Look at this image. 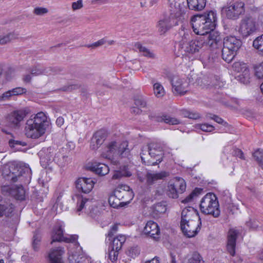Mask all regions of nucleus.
<instances>
[{"label": "nucleus", "mask_w": 263, "mask_h": 263, "mask_svg": "<svg viewBox=\"0 0 263 263\" xmlns=\"http://www.w3.org/2000/svg\"><path fill=\"white\" fill-rule=\"evenodd\" d=\"M50 123L43 112L31 116L25 123L24 134L28 138L37 139L42 137L49 127Z\"/></svg>", "instance_id": "nucleus-1"}, {"label": "nucleus", "mask_w": 263, "mask_h": 263, "mask_svg": "<svg viewBox=\"0 0 263 263\" xmlns=\"http://www.w3.org/2000/svg\"><path fill=\"white\" fill-rule=\"evenodd\" d=\"M194 32L198 35L208 34L214 30L217 22L216 13L210 11L201 15H197L191 19Z\"/></svg>", "instance_id": "nucleus-2"}, {"label": "nucleus", "mask_w": 263, "mask_h": 263, "mask_svg": "<svg viewBox=\"0 0 263 263\" xmlns=\"http://www.w3.org/2000/svg\"><path fill=\"white\" fill-rule=\"evenodd\" d=\"M2 172L4 178L14 182L17 181H24L25 178L29 180L31 174V170L29 167H21L13 161L5 164L2 167Z\"/></svg>", "instance_id": "nucleus-3"}, {"label": "nucleus", "mask_w": 263, "mask_h": 263, "mask_svg": "<svg viewBox=\"0 0 263 263\" xmlns=\"http://www.w3.org/2000/svg\"><path fill=\"white\" fill-rule=\"evenodd\" d=\"M163 157L162 148L159 143H151L141 149V160L147 165L158 164L162 161Z\"/></svg>", "instance_id": "nucleus-4"}, {"label": "nucleus", "mask_w": 263, "mask_h": 263, "mask_svg": "<svg viewBox=\"0 0 263 263\" xmlns=\"http://www.w3.org/2000/svg\"><path fill=\"white\" fill-rule=\"evenodd\" d=\"M205 46V40L202 37L190 40V34L184 33L179 42V49L181 53L185 55H193L198 53Z\"/></svg>", "instance_id": "nucleus-5"}, {"label": "nucleus", "mask_w": 263, "mask_h": 263, "mask_svg": "<svg viewBox=\"0 0 263 263\" xmlns=\"http://www.w3.org/2000/svg\"><path fill=\"white\" fill-rule=\"evenodd\" d=\"M129 153L127 141L120 143L119 141H112L106 146L105 149L102 152L103 158L112 159L115 157H126Z\"/></svg>", "instance_id": "nucleus-6"}, {"label": "nucleus", "mask_w": 263, "mask_h": 263, "mask_svg": "<svg viewBox=\"0 0 263 263\" xmlns=\"http://www.w3.org/2000/svg\"><path fill=\"white\" fill-rule=\"evenodd\" d=\"M242 45L241 41L235 36H228L223 39L222 50V59L227 63L231 62Z\"/></svg>", "instance_id": "nucleus-7"}, {"label": "nucleus", "mask_w": 263, "mask_h": 263, "mask_svg": "<svg viewBox=\"0 0 263 263\" xmlns=\"http://www.w3.org/2000/svg\"><path fill=\"white\" fill-rule=\"evenodd\" d=\"M200 209L203 214L211 215L215 218L218 217L220 210L217 197L215 194L212 193L206 194L200 201Z\"/></svg>", "instance_id": "nucleus-8"}, {"label": "nucleus", "mask_w": 263, "mask_h": 263, "mask_svg": "<svg viewBox=\"0 0 263 263\" xmlns=\"http://www.w3.org/2000/svg\"><path fill=\"white\" fill-rule=\"evenodd\" d=\"M76 212L80 215L84 213L92 217H95L99 213L98 202L92 199H88L82 196H77Z\"/></svg>", "instance_id": "nucleus-9"}, {"label": "nucleus", "mask_w": 263, "mask_h": 263, "mask_svg": "<svg viewBox=\"0 0 263 263\" xmlns=\"http://www.w3.org/2000/svg\"><path fill=\"white\" fill-rule=\"evenodd\" d=\"M245 12V4L238 1L228 3L221 8V14L228 19L236 20Z\"/></svg>", "instance_id": "nucleus-10"}, {"label": "nucleus", "mask_w": 263, "mask_h": 263, "mask_svg": "<svg viewBox=\"0 0 263 263\" xmlns=\"http://www.w3.org/2000/svg\"><path fill=\"white\" fill-rule=\"evenodd\" d=\"M169 15L179 22L184 19L187 8L184 0H168Z\"/></svg>", "instance_id": "nucleus-11"}, {"label": "nucleus", "mask_w": 263, "mask_h": 263, "mask_svg": "<svg viewBox=\"0 0 263 263\" xmlns=\"http://www.w3.org/2000/svg\"><path fill=\"white\" fill-rule=\"evenodd\" d=\"M186 190V183L181 177H175L171 179L166 189L167 195L172 198H177L179 194Z\"/></svg>", "instance_id": "nucleus-12"}, {"label": "nucleus", "mask_w": 263, "mask_h": 263, "mask_svg": "<svg viewBox=\"0 0 263 263\" xmlns=\"http://www.w3.org/2000/svg\"><path fill=\"white\" fill-rule=\"evenodd\" d=\"M64 226L62 222H59L54 227L51 233V243L55 241L74 243L77 240L78 236L76 235H64Z\"/></svg>", "instance_id": "nucleus-13"}, {"label": "nucleus", "mask_w": 263, "mask_h": 263, "mask_svg": "<svg viewBox=\"0 0 263 263\" xmlns=\"http://www.w3.org/2000/svg\"><path fill=\"white\" fill-rule=\"evenodd\" d=\"M28 114L29 110L27 108L13 110L6 116V120L11 127H18L20 125V123Z\"/></svg>", "instance_id": "nucleus-14"}, {"label": "nucleus", "mask_w": 263, "mask_h": 263, "mask_svg": "<svg viewBox=\"0 0 263 263\" xmlns=\"http://www.w3.org/2000/svg\"><path fill=\"white\" fill-rule=\"evenodd\" d=\"M257 30V25L255 20L251 17H246L241 20L238 31L244 37H247Z\"/></svg>", "instance_id": "nucleus-15"}, {"label": "nucleus", "mask_w": 263, "mask_h": 263, "mask_svg": "<svg viewBox=\"0 0 263 263\" xmlns=\"http://www.w3.org/2000/svg\"><path fill=\"white\" fill-rule=\"evenodd\" d=\"M172 91L175 95H184L187 91L189 83L184 77L175 76L172 80Z\"/></svg>", "instance_id": "nucleus-16"}, {"label": "nucleus", "mask_w": 263, "mask_h": 263, "mask_svg": "<svg viewBox=\"0 0 263 263\" xmlns=\"http://www.w3.org/2000/svg\"><path fill=\"white\" fill-rule=\"evenodd\" d=\"M115 197L121 199L125 203H129L134 198V195L129 186L126 185H119L115 190Z\"/></svg>", "instance_id": "nucleus-17"}, {"label": "nucleus", "mask_w": 263, "mask_h": 263, "mask_svg": "<svg viewBox=\"0 0 263 263\" xmlns=\"http://www.w3.org/2000/svg\"><path fill=\"white\" fill-rule=\"evenodd\" d=\"M200 220H193L189 222L180 223L182 232L188 237L195 236L200 229Z\"/></svg>", "instance_id": "nucleus-18"}, {"label": "nucleus", "mask_w": 263, "mask_h": 263, "mask_svg": "<svg viewBox=\"0 0 263 263\" xmlns=\"http://www.w3.org/2000/svg\"><path fill=\"white\" fill-rule=\"evenodd\" d=\"M179 22L174 18L168 15H165L161 19L157 24V27L161 34H164L173 26L178 25Z\"/></svg>", "instance_id": "nucleus-19"}, {"label": "nucleus", "mask_w": 263, "mask_h": 263, "mask_svg": "<svg viewBox=\"0 0 263 263\" xmlns=\"http://www.w3.org/2000/svg\"><path fill=\"white\" fill-rule=\"evenodd\" d=\"M2 191L12 196L17 200H23L25 199V191L22 185L4 186L2 188Z\"/></svg>", "instance_id": "nucleus-20"}, {"label": "nucleus", "mask_w": 263, "mask_h": 263, "mask_svg": "<svg viewBox=\"0 0 263 263\" xmlns=\"http://www.w3.org/2000/svg\"><path fill=\"white\" fill-rule=\"evenodd\" d=\"M30 71L33 76L36 77L41 75L55 74L58 73L60 70L57 67L36 65L31 68Z\"/></svg>", "instance_id": "nucleus-21"}, {"label": "nucleus", "mask_w": 263, "mask_h": 263, "mask_svg": "<svg viewBox=\"0 0 263 263\" xmlns=\"http://www.w3.org/2000/svg\"><path fill=\"white\" fill-rule=\"evenodd\" d=\"M95 182L90 178H80L76 183L77 189L84 193H89L93 187Z\"/></svg>", "instance_id": "nucleus-22"}, {"label": "nucleus", "mask_w": 263, "mask_h": 263, "mask_svg": "<svg viewBox=\"0 0 263 263\" xmlns=\"http://www.w3.org/2000/svg\"><path fill=\"white\" fill-rule=\"evenodd\" d=\"M193 220H200L197 211L191 206L183 209L180 223L189 222Z\"/></svg>", "instance_id": "nucleus-23"}, {"label": "nucleus", "mask_w": 263, "mask_h": 263, "mask_svg": "<svg viewBox=\"0 0 263 263\" xmlns=\"http://www.w3.org/2000/svg\"><path fill=\"white\" fill-rule=\"evenodd\" d=\"M53 149L51 148L44 149L39 152L40 163L43 167H46L53 161Z\"/></svg>", "instance_id": "nucleus-24"}, {"label": "nucleus", "mask_w": 263, "mask_h": 263, "mask_svg": "<svg viewBox=\"0 0 263 263\" xmlns=\"http://www.w3.org/2000/svg\"><path fill=\"white\" fill-rule=\"evenodd\" d=\"M68 259L70 263H89L90 262V258L80 251H70Z\"/></svg>", "instance_id": "nucleus-25"}, {"label": "nucleus", "mask_w": 263, "mask_h": 263, "mask_svg": "<svg viewBox=\"0 0 263 263\" xmlns=\"http://www.w3.org/2000/svg\"><path fill=\"white\" fill-rule=\"evenodd\" d=\"M143 232L144 234L156 239L160 234V229L156 222L150 220L146 223Z\"/></svg>", "instance_id": "nucleus-26"}, {"label": "nucleus", "mask_w": 263, "mask_h": 263, "mask_svg": "<svg viewBox=\"0 0 263 263\" xmlns=\"http://www.w3.org/2000/svg\"><path fill=\"white\" fill-rule=\"evenodd\" d=\"M202 38L204 39L205 41H207V44L214 48H217L221 41V37L219 33L213 30L209 32L207 36Z\"/></svg>", "instance_id": "nucleus-27"}, {"label": "nucleus", "mask_w": 263, "mask_h": 263, "mask_svg": "<svg viewBox=\"0 0 263 263\" xmlns=\"http://www.w3.org/2000/svg\"><path fill=\"white\" fill-rule=\"evenodd\" d=\"M64 253V249L61 247L51 249L48 254L50 263H63L62 256Z\"/></svg>", "instance_id": "nucleus-28"}, {"label": "nucleus", "mask_w": 263, "mask_h": 263, "mask_svg": "<svg viewBox=\"0 0 263 263\" xmlns=\"http://www.w3.org/2000/svg\"><path fill=\"white\" fill-rule=\"evenodd\" d=\"M237 232L234 229H230L228 235L227 249L232 256L235 254L236 240Z\"/></svg>", "instance_id": "nucleus-29"}, {"label": "nucleus", "mask_w": 263, "mask_h": 263, "mask_svg": "<svg viewBox=\"0 0 263 263\" xmlns=\"http://www.w3.org/2000/svg\"><path fill=\"white\" fill-rule=\"evenodd\" d=\"M105 138L104 132L99 130L93 135L91 141L90 146L92 149H97L104 142Z\"/></svg>", "instance_id": "nucleus-30"}, {"label": "nucleus", "mask_w": 263, "mask_h": 263, "mask_svg": "<svg viewBox=\"0 0 263 263\" xmlns=\"http://www.w3.org/2000/svg\"><path fill=\"white\" fill-rule=\"evenodd\" d=\"M169 174L164 171L156 173H149L146 175L147 182L148 184H153L158 180L164 179Z\"/></svg>", "instance_id": "nucleus-31"}, {"label": "nucleus", "mask_w": 263, "mask_h": 263, "mask_svg": "<svg viewBox=\"0 0 263 263\" xmlns=\"http://www.w3.org/2000/svg\"><path fill=\"white\" fill-rule=\"evenodd\" d=\"M14 210L13 204L9 202H3L0 203V217L10 216Z\"/></svg>", "instance_id": "nucleus-32"}, {"label": "nucleus", "mask_w": 263, "mask_h": 263, "mask_svg": "<svg viewBox=\"0 0 263 263\" xmlns=\"http://www.w3.org/2000/svg\"><path fill=\"white\" fill-rule=\"evenodd\" d=\"M91 170L100 176H104L109 172L108 166L104 163H95L92 164Z\"/></svg>", "instance_id": "nucleus-33"}, {"label": "nucleus", "mask_w": 263, "mask_h": 263, "mask_svg": "<svg viewBox=\"0 0 263 263\" xmlns=\"http://www.w3.org/2000/svg\"><path fill=\"white\" fill-rule=\"evenodd\" d=\"M134 49L137 52L141 53V54L143 56L150 58H155V54L146 47L143 46L142 44L140 42H137L135 43Z\"/></svg>", "instance_id": "nucleus-34"}, {"label": "nucleus", "mask_w": 263, "mask_h": 263, "mask_svg": "<svg viewBox=\"0 0 263 263\" xmlns=\"http://www.w3.org/2000/svg\"><path fill=\"white\" fill-rule=\"evenodd\" d=\"M189 8L194 10H201L205 6L206 0H187Z\"/></svg>", "instance_id": "nucleus-35"}, {"label": "nucleus", "mask_w": 263, "mask_h": 263, "mask_svg": "<svg viewBox=\"0 0 263 263\" xmlns=\"http://www.w3.org/2000/svg\"><path fill=\"white\" fill-rule=\"evenodd\" d=\"M18 33L15 32H9L4 35L0 36V45H4L10 43L18 37Z\"/></svg>", "instance_id": "nucleus-36"}, {"label": "nucleus", "mask_w": 263, "mask_h": 263, "mask_svg": "<svg viewBox=\"0 0 263 263\" xmlns=\"http://www.w3.org/2000/svg\"><path fill=\"white\" fill-rule=\"evenodd\" d=\"M233 68L235 71L238 72H242L247 78H248L249 69L246 63L242 62H235L233 65Z\"/></svg>", "instance_id": "nucleus-37"}, {"label": "nucleus", "mask_w": 263, "mask_h": 263, "mask_svg": "<svg viewBox=\"0 0 263 263\" xmlns=\"http://www.w3.org/2000/svg\"><path fill=\"white\" fill-rule=\"evenodd\" d=\"M158 122H164L166 124L171 125H177L180 123V121L175 118L172 117L168 115H163L157 117L155 119Z\"/></svg>", "instance_id": "nucleus-38"}, {"label": "nucleus", "mask_w": 263, "mask_h": 263, "mask_svg": "<svg viewBox=\"0 0 263 263\" xmlns=\"http://www.w3.org/2000/svg\"><path fill=\"white\" fill-rule=\"evenodd\" d=\"M125 240L126 237L124 235H119L117 236L112 240L111 248L120 250Z\"/></svg>", "instance_id": "nucleus-39"}, {"label": "nucleus", "mask_w": 263, "mask_h": 263, "mask_svg": "<svg viewBox=\"0 0 263 263\" xmlns=\"http://www.w3.org/2000/svg\"><path fill=\"white\" fill-rule=\"evenodd\" d=\"M253 46L258 50L259 54L263 55V34L254 40Z\"/></svg>", "instance_id": "nucleus-40"}, {"label": "nucleus", "mask_w": 263, "mask_h": 263, "mask_svg": "<svg viewBox=\"0 0 263 263\" xmlns=\"http://www.w3.org/2000/svg\"><path fill=\"white\" fill-rule=\"evenodd\" d=\"M181 114L183 117L191 119L196 120L200 118V115L197 112L191 111L187 109H182L181 111Z\"/></svg>", "instance_id": "nucleus-41"}, {"label": "nucleus", "mask_w": 263, "mask_h": 263, "mask_svg": "<svg viewBox=\"0 0 263 263\" xmlns=\"http://www.w3.org/2000/svg\"><path fill=\"white\" fill-rule=\"evenodd\" d=\"M153 89L154 94L157 98L161 97L165 94L164 88L160 83H155L153 85Z\"/></svg>", "instance_id": "nucleus-42"}, {"label": "nucleus", "mask_w": 263, "mask_h": 263, "mask_svg": "<svg viewBox=\"0 0 263 263\" xmlns=\"http://www.w3.org/2000/svg\"><path fill=\"white\" fill-rule=\"evenodd\" d=\"M108 202L110 205L114 208H118L119 206H122L123 204L125 203L121 199L115 197L114 194L109 197Z\"/></svg>", "instance_id": "nucleus-43"}, {"label": "nucleus", "mask_w": 263, "mask_h": 263, "mask_svg": "<svg viewBox=\"0 0 263 263\" xmlns=\"http://www.w3.org/2000/svg\"><path fill=\"white\" fill-rule=\"evenodd\" d=\"M201 191L202 190L200 189H195L185 199L182 200V202L184 203L192 202L194 198H196L200 194Z\"/></svg>", "instance_id": "nucleus-44"}, {"label": "nucleus", "mask_w": 263, "mask_h": 263, "mask_svg": "<svg viewBox=\"0 0 263 263\" xmlns=\"http://www.w3.org/2000/svg\"><path fill=\"white\" fill-rule=\"evenodd\" d=\"M67 159V156H64L61 153H57L53 157V161L59 166H64L66 163Z\"/></svg>", "instance_id": "nucleus-45"}, {"label": "nucleus", "mask_w": 263, "mask_h": 263, "mask_svg": "<svg viewBox=\"0 0 263 263\" xmlns=\"http://www.w3.org/2000/svg\"><path fill=\"white\" fill-rule=\"evenodd\" d=\"M187 263H204L199 254L194 253L189 256Z\"/></svg>", "instance_id": "nucleus-46"}, {"label": "nucleus", "mask_w": 263, "mask_h": 263, "mask_svg": "<svg viewBox=\"0 0 263 263\" xmlns=\"http://www.w3.org/2000/svg\"><path fill=\"white\" fill-rule=\"evenodd\" d=\"M255 74L258 79L263 78V62L256 65L255 67Z\"/></svg>", "instance_id": "nucleus-47"}, {"label": "nucleus", "mask_w": 263, "mask_h": 263, "mask_svg": "<svg viewBox=\"0 0 263 263\" xmlns=\"http://www.w3.org/2000/svg\"><path fill=\"white\" fill-rule=\"evenodd\" d=\"M136 106L139 108H145L147 107V102L145 99L141 97L135 100Z\"/></svg>", "instance_id": "nucleus-48"}, {"label": "nucleus", "mask_w": 263, "mask_h": 263, "mask_svg": "<svg viewBox=\"0 0 263 263\" xmlns=\"http://www.w3.org/2000/svg\"><path fill=\"white\" fill-rule=\"evenodd\" d=\"M131 175V173L128 172L122 173L120 171H117L114 172L112 176V180L120 179L123 176H130Z\"/></svg>", "instance_id": "nucleus-49"}, {"label": "nucleus", "mask_w": 263, "mask_h": 263, "mask_svg": "<svg viewBox=\"0 0 263 263\" xmlns=\"http://www.w3.org/2000/svg\"><path fill=\"white\" fill-rule=\"evenodd\" d=\"M119 251V250L111 248V250L109 252V258L111 261L114 262L117 260Z\"/></svg>", "instance_id": "nucleus-50"}, {"label": "nucleus", "mask_w": 263, "mask_h": 263, "mask_svg": "<svg viewBox=\"0 0 263 263\" xmlns=\"http://www.w3.org/2000/svg\"><path fill=\"white\" fill-rule=\"evenodd\" d=\"M40 241H41L40 236L37 234H34L33 236L32 246H33V249L35 251L38 250Z\"/></svg>", "instance_id": "nucleus-51"}, {"label": "nucleus", "mask_w": 263, "mask_h": 263, "mask_svg": "<svg viewBox=\"0 0 263 263\" xmlns=\"http://www.w3.org/2000/svg\"><path fill=\"white\" fill-rule=\"evenodd\" d=\"M199 128L204 132H211L214 130V127L209 124H202L198 125Z\"/></svg>", "instance_id": "nucleus-52"}, {"label": "nucleus", "mask_w": 263, "mask_h": 263, "mask_svg": "<svg viewBox=\"0 0 263 263\" xmlns=\"http://www.w3.org/2000/svg\"><path fill=\"white\" fill-rule=\"evenodd\" d=\"M48 9L43 7H36L34 9L33 13L37 15H43L48 12Z\"/></svg>", "instance_id": "nucleus-53"}, {"label": "nucleus", "mask_w": 263, "mask_h": 263, "mask_svg": "<svg viewBox=\"0 0 263 263\" xmlns=\"http://www.w3.org/2000/svg\"><path fill=\"white\" fill-rule=\"evenodd\" d=\"M253 156L256 161L261 163L263 158V153L262 151L259 149L256 151L253 154Z\"/></svg>", "instance_id": "nucleus-54"}, {"label": "nucleus", "mask_w": 263, "mask_h": 263, "mask_svg": "<svg viewBox=\"0 0 263 263\" xmlns=\"http://www.w3.org/2000/svg\"><path fill=\"white\" fill-rule=\"evenodd\" d=\"M12 89L15 96L21 95L26 92V88L23 87H18Z\"/></svg>", "instance_id": "nucleus-55"}, {"label": "nucleus", "mask_w": 263, "mask_h": 263, "mask_svg": "<svg viewBox=\"0 0 263 263\" xmlns=\"http://www.w3.org/2000/svg\"><path fill=\"white\" fill-rule=\"evenodd\" d=\"M140 253L139 250L137 247L131 248L128 250V255L133 258L136 257Z\"/></svg>", "instance_id": "nucleus-56"}, {"label": "nucleus", "mask_w": 263, "mask_h": 263, "mask_svg": "<svg viewBox=\"0 0 263 263\" xmlns=\"http://www.w3.org/2000/svg\"><path fill=\"white\" fill-rule=\"evenodd\" d=\"M118 229V224H114L112 225L108 233L106 235V236L108 237H111L117 231Z\"/></svg>", "instance_id": "nucleus-57"}, {"label": "nucleus", "mask_w": 263, "mask_h": 263, "mask_svg": "<svg viewBox=\"0 0 263 263\" xmlns=\"http://www.w3.org/2000/svg\"><path fill=\"white\" fill-rule=\"evenodd\" d=\"M83 7V3L82 0H78L77 2L72 3V9L75 11L81 9Z\"/></svg>", "instance_id": "nucleus-58"}, {"label": "nucleus", "mask_w": 263, "mask_h": 263, "mask_svg": "<svg viewBox=\"0 0 263 263\" xmlns=\"http://www.w3.org/2000/svg\"><path fill=\"white\" fill-rule=\"evenodd\" d=\"M209 118L214 120L215 122H216L217 123H218L219 124H223V123H226V122H224L222 118L219 117L218 116H217L216 115H210L209 116Z\"/></svg>", "instance_id": "nucleus-59"}, {"label": "nucleus", "mask_w": 263, "mask_h": 263, "mask_svg": "<svg viewBox=\"0 0 263 263\" xmlns=\"http://www.w3.org/2000/svg\"><path fill=\"white\" fill-rule=\"evenodd\" d=\"M10 99V93L8 91L5 92L0 96V101H6Z\"/></svg>", "instance_id": "nucleus-60"}, {"label": "nucleus", "mask_w": 263, "mask_h": 263, "mask_svg": "<svg viewBox=\"0 0 263 263\" xmlns=\"http://www.w3.org/2000/svg\"><path fill=\"white\" fill-rule=\"evenodd\" d=\"M33 77V76L31 74V72H30V73L25 74L23 77V81L26 83H29Z\"/></svg>", "instance_id": "nucleus-61"}, {"label": "nucleus", "mask_w": 263, "mask_h": 263, "mask_svg": "<svg viewBox=\"0 0 263 263\" xmlns=\"http://www.w3.org/2000/svg\"><path fill=\"white\" fill-rule=\"evenodd\" d=\"M233 155L236 157H239V158H240L241 159H245L243 153L242 152V151H241L239 149H235L234 151Z\"/></svg>", "instance_id": "nucleus-62"}, {"label": "nucleus", "mask_w": 263, "mask_h": 263, "mask_svg": "<svg viewBox=\"0 0 263 263\" xmlns=\"http://www.w3.org/2000/svg\"><path fill=\"white\" fill-rule=\"evenodd\" d=\"M64 123V119L62 117H59L56 120V124L59 126H61Z\"/></svg>", "instance_id": "nucleus-63"}, {"label": "nucleus", "mask_w": 263, "mask_h": 263, "mask_svg": "<svg viewBox=\"0 0 263 263\" xmlns=\"http://www.w3.org/2000/svg\"><path fill=\"white\" fill-rule=\"evenodd\" d=\"M9 143L10 146L12 147H14L15 145H21V142L18 141H14L13 140H9Z\"/></svg>", "instance_id": "nucleus-64"}]
</instances>
